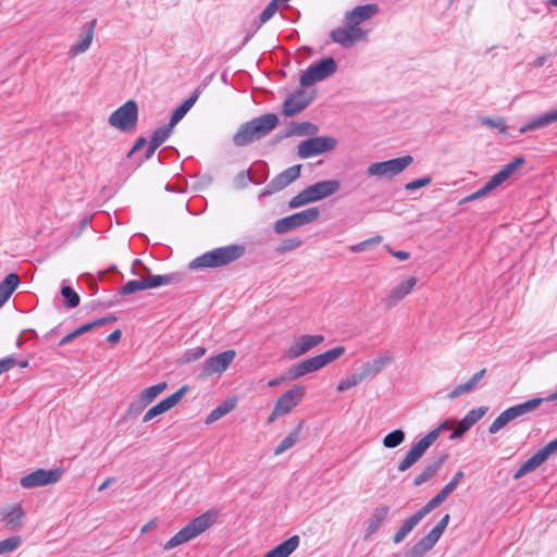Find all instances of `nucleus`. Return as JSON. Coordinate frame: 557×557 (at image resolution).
Listing matches in <instances>:
<instances>
[{
    "instance_id": "1",
    "label": "nucleus",
    "mask_w": 557,
    "mask_h": 557,
    "mask_svg": "<svg viewBox=\"0 0 557 557\" xmlns=\"http://www.w3.org/2000/svg\"><path fill=\"white\" fill-rule=\"evenodd\" d=\"M377 12L379 7L375 3L358 5L346 12L345 24L330 33L332 41L345 49H351L359 42L368 41L369 33L360 24L375 16Z\"/></svg>"
},
{
    "instance_id": "2",
    "label": "nucleus",
    "mask_w": 557,
    "mask_h": 557,
    "mask_svg": "<svg viewBox=\"0 0 557 557\" xmlns=\"http://www.w3.org/2000/svg\"><path fill=\"white\" fill-rule=\"evenodd\" d=\"M219 518V511L216 509H209L202 515L191 519L184 528L175 533L164 545L165 550H171L177 546H181L214 525Z\"/></svg>"
},
{
    "instance_id": "3",
    "label": "nucleus",
    "mask_w": 557,
    "mask_h": 557,
    "mask_svg": "<svg viewBox=\"0 0 557 557\" xmlns=\"http://www.w3.org/2000/svg\"><path fill=\"white\" fill-rule=\"evenodd\" d=\"M243 253L244 247L240 245H230L215 248L190 261L189 269L199 270L225 267L239 259Z\"/></svg>"
},
{
    "instance_id": "4",
    "label": "nucleus",
    "mask_w": 557,
    "mask_h": 557,
    "mask_svg": "<svg viewBox=\"0 0 557 557\" xmlns=\"http://www.w3.org/2000/svg\"><path fill=\"white\" fill-rule=\"evenodd\" d=\"M341 189V182L326 180L314 183L294 196L289 202V209H296L319 200L325 199Z\"/></svg>"
},
{
    "instance_id": "5",
    "label": "nucleus",
    "mask_w": 557,
    "mask_h": 557,
    "mask_svg": "<svg viewBox=\"0 0 557 557\" xmlns=\"http://www.w3.org/2000/svg\"><path fill=\"white\" fill-rule=\"evenodd\" d=\"M344 346H337L320 355L307 358L295 363L288 370L292 379H298L311 372L319 371L345 354Z\"/></svg>"
},
{
    "instance_id": "6",
    "label": "nucleus",
    "mask_w": 557,
    "mask_h": 557,
    "mask_svg": "<svg viewBox=\"0 0 557 557\" xmlns=\"http://www.w3.org/2000/svg\"><path fill=\"white\" fill-rule=\"evenodd\" d=\"M413 163V157L410 154L389 159L381 162H373L366 169L368 177L392 181L395 176L401 174Z\"/></svg>"
},
{
    "instance_id": "7",
    "label": "nucleus",
    "mask_w": 557,
    "mask_h": 557,
    "mask_svg": "<svg viewBox=\"0 0 557 557\" xmlns=\"http://www.w3.org/2000/svg\"><path fill=\"white\" fill-rule=\"evenodd\" d=\"M447 428V423H442L436 429L430 431L422 438H420L407 451L405 457L398 463V471L405 472L411 468L418 460L422 458L425 451L437 441L442 432Z\"/></svg>"
},
{
    "instance_id": "8",
    "label": "nucleus",
    "mask_w": 557,
    "mask_h": 557,
    "mask_svg": "<svg viewBox=\"0 0 557 557\" xmlns=\"http://www.w3.org/2000/svg\"><path fill=\"white\" fill-rule=\"evenodd\" d=\"M524 163L523 157H517L508 164L504 165L500 171L494 174L488 182L484 184L479 190L470 194L460 202H469L482 198L494 190L496 187L505 183L522 164Z\"/></svg>"
},
{
    "instance_id": "9",
    "label": "nucleus",
    "mask_w": 557,
    "mask_h": 557,
    "mask_svg": "<svg viewBox=\"0 0 557 557\" xmlns=\"http://www.w3.org/2000/svg\"><path fill=\"white\" fill-rule=\"evenodd\" d=\"M544 403L543 398H532L530 400H527L522 404L512 406L506 410H504L488 426V432L491 434H495L498 431H500L503 428H505L509 422L513 421L515 419L527 414L536 408H539Z\"/></svg>"
},
{
    "instance_id": "10",
    "label": "nucleus",
    "mask_w": 557,
    "mask_h": 557,
    "mask_svg": "<svg viewBox=\"0 0 557 557\" xmlns=\"http://www.w3.org/2000/svg\"><path fill=\"white\" fill-rule=\"evenodd\" d=\"M138 121V106L135 100H127L123 106L113 111L108 119L109 124L121 131L132 132Z\"/></svg>"
},
{
    "instance_id": "11",
    "label": "nucleus",
    "mask_w": 557,
    "mask_h": 557,
    "mask_svg": "<svg viewBox=\"0 0 557 557\" xmlns=\"http://www.w3.org/2000/svg\"><path fill=\"white\" fill-rule=\"evenodd\" d=\"M319 216L320 210L315 207H311L277 220L274 224V231L276 234H285L292 230L317 221Z\"/></svg>"
},
{
    "instance_id": "12",
    "label": "nucleus",
    "mask_w": 557,
    "mask_h": 557,
    "mask_svg": "<svg viewBox=\"0 0 557 557\" xmlns=\"http://www.w3.org/2000/svg\"><path fill=\"white\" fill-rule=\"evenodd\" d=\"M337 64L333 58H325L313 63L300 76V85L304 87L311 86L317 82L323 81L336 72Z\"/></svg>"
},
{
    "instance_id": "13",
    "label": "nucleus",
    "mask_w": 557,
    "mask_h": 557,
    "mask_svg": "<svg viewBox=\"0 0 557 557\" xmlns=\"http://www.w3.org/2000/svg\"><path fill=\"white\" fill-rule=\"evenodd\" d=\"M306 395V387L302 385H295L290 389L286 391L274 406V409L269 417V421H274L277 417L287 414L294 409Z\"/></svg>"
},
{
    "instance_id": "14",
    "label": "nucleus",
    "mask_w": 557,
    "mask_h": 557,
    "mask_svg": "<svg viewBox=\"0 0 557 557\" xmlns=\"http://www.w3.org/2000/svg\"><path fill=\"white\" fill-rule=\"evenodd\" d=\"M449 519L450 517L448 513L444 515L437 524L424 537H422L412 546L410 555L412 557H422L428 552H430L441 539L442 534L448 525Z\"/></svg>"
},
{
    "instance_id": "15",
    "label": "nucleus",
    "mask_w": 557,
    "mask_h": 557,
    "mask_svg": "<svg viewBox=\"0 0 557 557\" xmlns=\"http://www.w3.org/2000/svg\"><path fill=\"white\" fill-rule=\"evenodd\" d=\"M324 336L304 334L293 338L290 345L284 350L283 357L287 360L297 359L320 345Z\"/></svg>"
},
{
    "instance_id": "16",
    "label": "nucleus",
    "mask_w": 557,
    "mask_h": 557,
    "mask_svg": "<svg viewBox=\"0 0 557 557\" xmlns=\"http://www.w3.org/2000/svg\"><path fill=\"white\" fill-rule=\"evenodd\" d=\"M337 140L333 137L319 136L301 141L297 147L298 156L308 159L326 151H331L336 147Z\"/></svg>"
},
{
    "instance_id": "17",
    "label": "nucleus",
    "mask_w": 557,
    "mask_h": 557,
    "mask_svg": "<svg viewBox=\"0 0 557 557\" xmlns=\"http://www.w3.org/2000/svg\"><path fill=\"white\" fill-rule=\"evenodd\" d=\"M168 387L166 382H160L156 385L144 388L135 399L129 404L126 416L135 417L139 414L149 404L160 396Z\"/></svg>"
},
{
    "instance_id": "18",
    "label": "nucleus",
    "mask_w": 557,
    "mask_h": 557,
    "mask_svg": "<svg viewBox=\"0 0 557 557\" xmlns=\"http://www.w3.org/2000/svg\"><path fill=\"white\" fill-rule=\"evenodd\" d=\"M62 476V470L57 469H38L32 473L24 475L20 480V484L24 488H35L57 483Z\"/></svg>"
},
{
    "instance_id": "19",
    "label": "nucleus",
    "mask_w": 557,
    "mask_h": 557,
    "mask_svg": "<svg viewBox=\"0 0 557 557\" xmlns=\"http://www.w3.org/2000/svg\"><path fill=\"white\" fill-rule=\"evenodd\" d=\"M235 355L234 350H225L208 358L201 366L199 377L207 379L213 375H221L234 360Z\"/></svg>"
},
{
    "instance_id": "20",
    "label": "nucleus",
    "mask_w": 557,
    "mask_h": 557,
    "mask_svg": "<svg viewBox=\"0 0 557 557\" xmlns=\"http://www.w3.org/2000/svg\"><path fill=\"white\" fill-rule=\"evenodd\" d=\"M276 124L277 116L275 114H265L251 120L246 123V141L255 140L264 136L272 131Z\"/></svg>"
},
{
    "instance_id": "21",
    "label": "nucleus",
    "mask_w": 557,
    "mask_h": 557,
    "mask_svg": "<svg viewBox=\"0 0 557 557\" xmlns=\"http://www.w3.org/2000/svg\"><path fill=\"white\" fill-rule=\"evenodd\" d=\"M301 164L293 165L276 175L264 188L262 195L278 193L295 182L300 175Z\"/></svg>"
},
{
    "instance_id": "22",
    "label": "nucleus",
    "mask_w": 557,
    "mask_h": 557,
    "mask_svg": "<svg viewBox=\"0 0 557 557\" xmlns=\"http://www.w3.org/2000/svg\"><path fill=\"white\" fill-rule=\"evenodd\" d=\"M187 391H188V386L184 385L180 389H177L175 393H173L172 395L163 398L161 401H159L158 404L152 406L144 414L143 421L149 422L157 416L165 413L166 411H169L170 409L175 407L182 400V398L184 397V395L186 394Z\"/></svg>"
},
{
    "instance_id": "23",
    "label": "nucleus",
    "mask_w": 557,
    "mask_h": 557,
    "mask_svg": "<svg viewBox=\"0 0 557 557\" xmlns=\"http://www.w3.org/2000/svg\"><path fill=\"white\" fill-rule=\"evenodd\" d=\"M313 99V92L297 90L293 92L283 104V113L293 116L302 111Z\"/></svg>"
},
{
    "instance_id": "24",
    "label": "nucleus",
    "mask_w": 557,
    "mask_h": 557,
    "mask_svg": "<svg viewBox=\"0 0 557 557\" xmlns=\"http://www.w3.org/2000/svg\"><path fill=\"white\" fill-rule=\"evenodd\" d=\"M416 285L417 278L414 276L407 277L405 281L400 282L388 292L384 298V304L388 308L395 307L413 290Z\"/></svg>"
},
{
    "instance_id": "25",
    "label": "nucleus",
    "mask_w": 557,
    "mask_h": 557,
    "mask_svg": "<svg viewBox=\"0 0 557 557\" xmlns=\"http://www.w3.org/2000/svg\"><path fill=\"white\" fill-rule=\"evenodd\" d=\"M391 512V507L386 504H381L375 507L367 520L363 539L368 540L375 534L380 528L384 525Z\"/></svg>"
},
{
    "instance_id": "26",
    "label": "nucleus",
    "mask_w": 557,
    "mask_h": 557,
    "mask_svg": "<svg viewBox=\"0 0 557 557\" xmlns=\"http://www.w3.org/2000/svg\"><path fill=\"white\" fill-rule=\"evenodd\" d=\"M24 515L20 504L7 505L0 508V520L10 531H16L22 527Z\"/></svg>"
},
{
    "instance_id": "27",
    "label": "nucleus",
    "mask_w": 557,
    "mask_h": 557,
    "mask_svg": "<svg viewBox=\"0 0 557 557\" xmlns=\"http://www.w3.org/2000/svg\"><path fill=\"white\" fill-rule=\"evenodd\" d=\"M394 361L392 352H384L375 357L374 359L364 362L360 368V373L363 379L373 377L384 371Z\"/></svg>"
},
{
    "instance_id": "28",
    "label": "nucleus",
    "mask_w": 557,
    "mask_h": 557,
    "mask_svg": "<svg viewBox=\"0 0 557 557\" xmlns=\"http://www.w3.org/2000/svg\"><path fill=\"white\" fill-rule=\"evenodd\" d=\"M94 35V23L84 25L81 29L78 40L71 46L69 54L71 57H77L85 53L92 44Z\"/></svg>"
},
{
    "instance_id": "29",
    "label": "nucleus",
    "mask_w": 557,
    "mask_h": 557,
    "mask_svg": "<svg viewBox=\"0 0 557 557\" xmlns=\"http://www.w3.org/2000/svg\"><path fill=\"white\" fill-rule=\"evenodd\" d=\"M447 455H442L438 458L430 461L424 468L416 475L413 484L420 486L430 481L441 470L447 459Z\"/></svg>"
},
{
    "instance_id": "30",
    "label": "nucleus",
    "mask_w": 557,
    "mask_h": 557,
    "mask_svg": "<svg viewBox=\"0 0 557 557\" xmlns=\"http://www.w3.org/2000/svg\"><path fill=\"white\" fill-rule=\"evenodd\" d=\"M300 537L293 535L268 552L263 557H289L299 546Z\"/></svg>"
},
{
    "instance_id": "31",
    "label": "nucleus",
    "mask_w": 557,
    "mask_h": 557,
    "mask_svg": "<svg viewBox=\"0 0 557 557\" xmlns=\"http://www.w3.org/2000/svg\"><path fill=\"white\" fill-rule=\"evenodd\" d=\"M486 370L482 369L475 374H473L467 382L457 385L449 394V399H456L463 394L470 393L473 391L480 381L484 377Z\"/></svg>"
},
{
    "instance_id": "32",
    "label": "nucleus",
    "mask_w": 557,
    "mask_h": 557,
    "mask_svg": "<svg viewBox=\"0 0 557 557\" xmlns=\"http://www.w3.org/2000/svg\"><path fill=\"white\" fill-rule=\"evenodd\" d=\"M423 518L424 516L419 510L407 518L394 534V544H400Z\"/></svg>"
},
{
    "instance_id": "33",
    "label": "nucleus",
    "mask_w": 557,
    "mask_h": 557,
    "mask_svg": "<svg viewBox=\"0 0 557 557\" xmlns=\"http://www.w3.org/2000/svg\"><path fill=\"white\" fill-rule=\"evenodd\" d=\"M18 284L20 278L15 273L8 274L5 278L0 283V308L7 302Z\"/></svg>"
},
{
    "instance_id": "34",
    "label": "nucleus",
    "mask_w": 557,
    "mask_h": 557,
    "mask_svg": "<svg viewBox=\"0 0 557 557\" xmlns=\"http://www.w3.org/2000/svg\"><path fill=\"white\" fill-rule=\"evenodd\" d=\"M200 91L196 89L172 114L170 124L175 126L198 100Z\"/></svg>"
},
{
    "instance_id": "35",
    "label": "nucleus",
    "mask_w": 557,
    "mask_h": 557,
    "mask_svg": "<svg viewBox=\"0 0 557 557\" xmlns=\"http://www.w3.org/2000/svg\"><path fill=\"white\" fill-rule=\"evenodd\" d=\"M546 456L540 449L536 451L531 458H529L513 474V479L518 480L525 475L527 473L535 470L539 466H541L545 460Z\"/></svg>"
},
{
    "instance_id": "36",
    "label": "nucleus",
    "mask_w": 557,
    "mask_h": 557,
    "mask_svg": "<svg viewBox=\"0 0 557 557\" xmlns=\"http://www.w3.org/2000/svg\"><path fill=\"white\" fill-rule=\"evenodd\" d=\"M236 404L237 398L235 397L226 399L223 404H221L211 411V413L206 419V423L210 424L218 421L219 419L231 412L235 408Z\"/></svg>"
},
{
    "instance_id": "37",
    "label": "nucleus",
    "mask_w": 557,
    "mask_h": 557,
    "mask_svg": "<svg viewBox=\"0 0 557 557\" xmlns=\"http://www.w3.org/2000/svg\"><path fill=\"white\" fill-rule=\"evenodd\" d=\"M301 433V424L297 425L274 449V455L278 456L292 448L299 440Z\"/></svg>"
},
{
    "instance_id": "38",
    "label": "nucleus",
    "mask_w": 557,
    "mask_h": 557,
    "mask_svg": "<svg viewBox=\"0 0 557 557\" xmlns=\"http://www.w3.org/2000/svg\"><path fill=\"white\" fill-rule=\"evenodd\" d=\"M362 381H364V379H363L362 374L360 373V371L355 372V373L348 375L347 377L341 380L338 382V384L336 385V391L338 393H344L352 387H356Z\"/></svg>"
},
{
    "instance_id": "39",
    "label": "nucleus",
    "mask_w": 557,
    "mask_h": 557,
    "mask_svg": "<svg viewBox=\"0 0 557 557\" xmlns=\"http://www.w3.org/2000/svg\"><path fill=\"white\" fill-rule=\"evenodd\" d=\"M449 494H447L444 490H441L431 500H429L419 511L425 517L432 510L437 508L443 502L448 498Z\"/></svg>"
},
{
    "instance_id": "40",
    "label": "nucleus",
    "mask_w": 557,
    "mask_h": 557,
    "mask_svg": "<svg viewBox=\"0 0 557 557\" xmlns=\"http://www.w3.org/2000/svg\"><path fill=\"white\" fill-rule=\"evenodd\" d=\"M449 494H447L444 490H441L431 500H429L419 511L425 517L432 510L437 508L443 502L448 498Z\"/></svg>"
},
{
    "instance_id": "41",
    "label": "nucleus",
    "mask_w": 557,
    "mask_h": 557,
    "mask_svg": "<svg viewBox=\"0 0 557 557\" xmlns=\"http://www.w3.org/2000/svg\"><path fill=\"white\" fill-rule=\"evenodd\" d=\"M406 438V434L403 430H395L388 433L383 438V445L385 448H395L404 443Z\"/></svg>"
},
{
    "instance_id": "42",
    "label": "nucleus",
    "mask_w": 557,
    "mask_h": 557,
    "mask_svg": "<svg viewBox=\"0 0 557 557\" xmlns=\"http://www.w3.org/2000/svg\"><path fill=\"white\" fill-rule=\"evenodd\" d=\"M172 132H173V126H171L170 123L166 125H162L154 129V132L150 138V141L159 147L169 138V136L172 134Z\"/></svg>"
},
{
    "instance_id": "43",
    "label": "nucleus",
    "mask_w": 557,
    "mask_h": 557,
    "mask_svg": "<svg viewBox=\"0 0 557 557\" xmlns=\"http://www.w3.org/2000/svg\"><path fill=\"white\" fill-rule=\"evenodd\" d=\"M549 124H552V123H550V120H549L548 114L546 112V113H544V114L533 119L532 121H530L525 125H523L520 128V133H525L528 131H533V129H536V128H542V127H545V126H547Z\"/></svg>"
},
{
    "instance_id": "44",
    "label": "nucleus",
    "mask_w": 557,
    "mask_h": 557,
    "mask_svg": "<svg viewBox=\"0 0 557 557\" xmlns=\"http://www.w3.org/2000/svg\"><path fill=\"white\" fill-rule=\"evenodd\" d=\"M280 2L272 0L265 9L259 15V22L256 24L255 30H257L262 24L267 23L277 11Z\"/></svg>"
},
{
    "instance_id": "45",
    "label": "nucleus",
    "mask_w": 557,
    "mask_h": 557,
    "mask_svg": "<svg viewBox=\"0 0 557 557\" xmlns=\"http://www.w3.org/2000/svg\"><path fill=\"white\" fill-rule=\"evenodd\" d=\"M301 245H302V239L299 238V237L286 238V239L281 242V244L276 248V251L278 253H285V252H288V251L296 250Z\"/></svg>"
},
{
    "instance_id": "46",
    "label": "nucleus",
    "mask_w": 557,
    "mask_h": 557,
    "mask_svg": "<svg viewBox=\"0 0 557 557\" xmlns=\"http://www.w3.org/2000/svg\"><path fill=\"white\" fill-rule=\"evenodd\" d=\"M22 543L21 536H11L0 541V555L11 553L20 547Z\"/></svg>"
},
{
    "instance_id": "47",
    "label": "nucleus",
    "mask_w": 557,
    "mask_h": 557,
    "mask_svg": "<svg viewBox=\"0 0 557 557\" xmlns=\"http://www.w3.org/2000/svg\"><path fill=\"white\" fill-rule=\"evenodd\" d=\"M147 288H156L161 285H168L172 282L170 275H151L148 278H144Z\"/></svg>"
},
{
    "instance_id": "48",
    "label": "nucleus",
    "mask_w": 557,
    "mask_h": 557,
    "mask_svg": "<svg viewBox=\"0 0 557 557\" xmlns=\"http://www.w3.org/2000/svg\"><path fill=\"white\" fill-rule=\"evenodd\" d=\"M62 296L66 299L69 308H75L79 305V296L70 286H63L61 289Z\"/></svg>"
},
{
    "instance_id": "49",
    "label": "nucleus",
    "mask_w": 557,
    "mask_h": 557,
    "mask_svg": "<svg viewBox=\"0 0 557 557\" xmlns=\"http://www.w3.org/2000/svg\"><path fill=\"white\" fill-rule=\"evenodd\" d=\"M143 289H146L145 280L144 278L140 281L133 280V281H128L126 284H124L122 286L120 293L123 295H129V294L136 293L138 290H143Z\"/></svg>"
},
{
    "instance_id": "50",
    "label": "nucleus",
    "mask_w": 557,
    "mask_h": 557,
    "mask_svg": "<svg viewBox=\"0 0 557 557\" xmlns=\"http://www.w3.org/2000/svg\"><path fill=\"white\" fill-rule=\"evenodd\" d=\"M481 122H482V124H484L488 127L498 128L500 131V133H503L504 135H507V125H506L505 119L498 117L496 120H493L491 117H483L481 120Z\"/></svg>"
},
{
    "instance_id": "51",
    "label": "nucleus",
    "mask_w": 557,
    "mask_h": 557,
    "mask_svg": "<svg viewBox=\"0 0 557 557\" xmlns=\"http://www.w3.org/2000/svg\"><path fill=\"white\" fill-rule=\"evenodd\" d=\"M432 178L430 176H423L421 178L409 182L405 185L406 190H414L422 187H426L431 184Z\"/></svg>"
},
{
    "instance_id": "52",
    "label": "nucleus",
    "mask_w": 557,
    "mask_h": 557,
    "mask_svg": "<svg viewBox=\"0 0 557 557\" xmlns=\"http://www.w3.org/2000/svg\"><path fill=\"white\" fill-rule=\"evenodd\" d=\"M381 242V236H376L371 239L363 240L361 243H358L356 245H352L349 247V250L352 252H361L366 250L371 244H379Z\"/></svg>"
},
{
    "instance_id": "53",
    "label": "nucleus",
    "mask_w": 557,
    "mask_h": 557,
    "mask_svg": "<svg viewBox=\"0 0 557 557\" xmlns=\"http://www.w3.org/2000/svg\"><path fill=\"white\" fill-rule=\"evenodd\" d=\"M205 354H206L205 347H196L194 349L188 350L185 354L184 358H185L186 362H190V361H195V360L202 358L205 356Z\"/></svg>"
},
{
    "instance_id": "54",
    "label": "nucleus",
    "mask_w": 557,
    "mask_h": 557,
    "mask_svg": "<svg viewBox=\"0 0 557 557\" xmlns=\"http://www.w3.org/2000/svg\"><path fill=\"white\" fill-rule=\"evenodd\" d=\"M487 411L486 407H480L476 409L470 410L466 417L472 422L476 423Z\"/></svg>"
},
{
    "instance_id": "55",
    "label": "nucleus",
    "mask_w": 557,
    "mask_h": 557,
    "mask_svg": "<svg viewBox=\"0 0 557 557\" xmlns=\"http://www.w3.org/2000/svg\"><path fill=\"white\" fill-rule=\"evenodd\" d=\"M16 364V360L13 357H7L0 360V375Z\"/></svg>"
},
{
    "instance_id": "56",
    "label": "nucleus",
    "mask_w": 557,
    "mask_h": 557,
    "mask_svg": "<svg viewBox=\"0 0 557 557\" xmlns=\"http://www.w3.org/2000/svg\"><path fill=\"white\" fill-rule=\"evenodd\" d=\"M96 326H101V321H92L90 323L84 324L81 327L76 329L75 332L77 336H81L84 333L91 331Z\"/></svg>"
},
{
    "instance_id": "57",
    "label": "nucleus",
    "mask_w": 557,
    "mask_h": 557,
    "mask_svg": "<svg viewBox=\"0 0 557 557\" xmlns=\"http://www.w3.org/2000/svg\"><path fill=\"white\" fill-rule=\"evenodd\" d=\"M541 450L546 456V458L557 453V438L547 443L543 448H541Z\"/></svg>"
},
{
    "instance_id": "58",
    "label": "nucleus",
    "mask_w": 557,
    "mask_h": 557,
    "mask_svg": "<svg viewBox=\"0 0 557 557\" xmlns=\"http://www.w3.org/2000/svg\"><path fill=\"white\" fill-rule=\"evenodd\" d=\"M468 430V426L460 421L455 431L453 432V434L450 435V440L461 437Z\"/></svg>"
},
{
    "instance_id": "59",
    "label": "nucleus",
    "mask_w": 557,
    "mask_h": 557,
    "mask_svg": "<svg viewBox=\"0 0 557 557\" xmlns=\"http://www.w3.org/2000/svg\"><path fill=\"white\" fill-rule=\"evenodd\" d=\"M147 144V140L144 138V137H139L133 148L129 150V152L127 153V157H132L136 151L140 150L145 145Z\"/></svg>"
},
{
    "instance_id": "60",
    "label": "nucleus",
    "mask_w": 557,
    "mask_h": 557,
    "mask_svg": "<svg viewBox=\"0 0 557 557\" xmlns=\"http://www.w3.org/2000/svg\"><path fill=\"white\" fill-rule=\"evenodd\" d=\"M234 143L236 146H244V126H240L234 135Z\"/></svg>"
},
{
    "instance_id": "61",
    "label": "nucleus",
    "mask_w": 557,
    "mask_h": 557,
    "mask_svg": "<svg viewBox=\"0 0 557 557\" xmlns=\"http://www.w3.org/2000/svg\"><path fill=\"white\" fill-rule=\"evenodd\" d=\"M388 251L391 252V255H393L395 258L399 259V260H407L409 258V252L407 251H403V250H392V249H388Z\"/></svg>"
},
{
    "instance_id": "62",
    "label": "nucleus",
    "mask_w": 557,
    "mask_h": 557,
    "mask_svg": "<svg viewBox=\"0 0 557 557\" xmlns=\"http://www.w3.org/2000/svg\"><path fill=\"white\" fill-rule=\"evenodd\" d=\"M122 332L120 330L113 331L107 338L109 343H117L121 339Z\"/></svg>"
},
{
    "instance_id": "63",
    "label": "nucleus",
    "mask_w": 557,
    "mask_h": 557,
    "mask_svg": "<svg viewBox=\"0 0 557 557\" xmlns=\"http://www.w3.org/2000/svg\"><path fill=\"white\" fill-rule=\"evenodd\" d=\"M76 337H78V336H77L76 332H75V331H73V332H71L70 334H67L66 336H64V337L60 341L59 345H60V346H63V345H65V344H67V343H70V342H72V341H73V339H75Z\"/></svg>"
},
{
    "instance_id": "64",
    "label": "nucleus",
    "mask_w": 557,
    "mask_h": 557,
    "mask_svg": "<svg viewBox=\"0 0 557 557\" xmlns=\"http://www.w3.org/2000/svg\"><path fill=\"white\" fill-rule=\"evenodd\" d=\"M158 146L152 144L151 141H149L148 144V148L146 150V153H145V160H148L152 157V154L154 153V151L157 150Z\"/></svg>"
}]
</instances>
